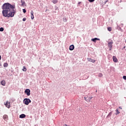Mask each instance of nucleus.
<instances>
[{
	"label": "nucleus",
	"mask_w": 126,
	"mask_h": 126,
	"mask_svg": "<svg viewBox=\"0 0 126 126\" xmlns=\"http://www.w3.org/2000/svg\"><path fill=\"white\" fill-rule=\"evenodd\" d=\"M2 13L4 17H13L15 13V6L9 3H5L2 6Z\"/></svg>",
	"instance_id": "obj_1"
},
{
	"label": "nucleus",
	"mask_w": 126,
	"mask_h": 126,
	"mask_svg": "<svg viewBox=\"0 0 126 126\" xmlns=\"http://www.w3.org/2000/svg\"><path fill=\"white\" fill-rule=\"evenodd\" d=\"M29 103H31V100L29 98H25L24 99V104L25 105H29Z\"/></svg>",
	"instance_id": "obj_2"
},
{
	"label": "nucleus",
	"mask_w": 126,
	"mask_h": 126,
	"mask_svg": "<svg viewBox=\"0 0 126 126\" xmlns=\"http://www.w3.org/2000/svg\"><path fill=\"white\" fill-rule=\"evenodd\" d=\"M113 41H112L111 42H109L108 44V46L109 47V48H110L109 50L110 51H111L112 50V48H113Z\"/></svg>",
	"instance_id": "obj_3"
},
{
	"label": "nucleus",
	"mask_w": 126,
	"mask_h": 126,
	"mask_svg": "<svg viewBox=\"0 0 126 126\" xmlns=\"http://www.w3.org/2000/svg\"><path fill=\"white\" fill-rule=\"evenodd\" d=\"M25 93L27 94L28 96H30V90L27 89L25 90Z\"/></svg>",
	"instance_id": "obj_4"
},
{
	"label": "nucleus",
	"mask_w": 126,
	"mask_h": 126,
	"mask_svg": "<svg viewBox=\"0 0 126 126\" xmlns=\"http://www.w3.org/2000/svg\"><path fill=\"white\" fill-rule=\"evenodd\" d=\"M31 19L32 20L34 19V12L32 10L31 11Z\"/></svg>",
	"instance_id": "obj_5"
},
{
	"label": "nucleus",
	"mask_w": 126,
	"mask_h": 126,
	"mask_svg": "<svg viewBox=\"0 0 126 126\" xmlns=\"http://www.w3.org/2000/svg\"><path fill=\"white\" fill-rule=\"evenodd\" d=\"M113 61L114 63H118V59H117V57H116V56L113 57Z\"/></svg>",
	"instance_id": "obj_6"
},
{
	"label": "nucleus",
	"mask_w": 126,
	"mask_h": 126,
	"mask_svg": "<svg viewBox=\"0 0 126 126\" xmlns=\"http://www.w3.org/2000/svg\"><path fill=\"white\" fill-rule=\"evenodd\" d=\"M10 103L8 102V101H6V103L5 104V105L6 106V107H7V108H10V104H9Z\"/></svg>",
	"instance_id": "obj_7"
},
{
	"label": "nucleus",
	"mask_w": 126,
	"mask_h": 126,
	"mask_svg": "<svg viewBox=\"0 0 126 126\" xmlns=\"http://www.w3.org/2000/svg\"><path fill=\"white\" fill-rule=\"evenodd\" d=\"M69 50L70 51H73L74 50V45H71L69 47Z\"/></svg>",
	"instance_id": "obj_8"
},
{
	"label": "nucleus",
	"mask_w": 126,
	"mask_h": 126,
	"mask_svg": "<svg viewBox=\"0 0 126 126\" xmlns=\"http://www.w3.org/2000/svg\"><path fill=\"white\" fill-rule=\"evenodd\" d=\"M21 2L22 3L21 6H25V4H26L25 1L23 0H21Z\"/></svg>",
	"instance_id": "obj_9"
},
{
	"label": "nucleus",
	"mask_w": 126,
	"mask_h": 126,
	"mask_svg": "<svg viewBox=\"0 0 126 126\" xmlns=\"http://www.w3.org/2000/svg\"><path fill=\"white\" fill-rule=\"evenodd\" d=\"M26 117V115L25 114H21L20 115L19 118L20 119H24V118H25Z\"/></svg>",
	"instance_id": "obj_10"
},
{
	"label": "nucleus",
	"mask_w": 126,
	"mask_h": 126,
	"mask_svg": "<svg viewBox=\"0 0 126 126\" xmlns=\"http://www.w3.org/2000/svg\"><path fill=\"white\" fill-rule=\"evenodd\" d=\"M1 85H2V86H5V81L2 80L1 82Z\"/></svg>",
	"instance_id": "obj_11"
},
{
	"label": "nucleus",
	"mask_w": 126,
	"mask_h": 126,
	"mask_svg": "<svg viewBox=\"0 0 126 126\" xmlns=\"http://www.w3.org/2000/svg\"><path fill=\"white\" fill-rule=\"evenodd\" d=\"M4 67H7L8 66V64L6 63L3 64Z\"/></svg>",
	"instance_id": "obj_12"
},
{
	"label": "nucleus",
	"mask_w": 126,
	"mask_h": 126,
	"mask_svg": "<svg viewBox=\"0 0 126 126\" xmlns=\"http://www.w3.org/2000/svg\"><path fill=\"white\" fill-rule=\"evenodd\" d=\"M7 118H8V116H7V115H4L3 116V119L4 120H6V119H7Z\"/></svg>",
	"instance_id": "obj_13"
},
{
	"label": "nucleus",
	"mask_w": 126,
	"mask_h": 126,
	"mask_svg": "<svg viewBox=\"0 0 126 126\" xmlns=\"http://www.w3.org/2000/svg\"><path fill=\"white\" fill-rule=\"evenodd\" d=\"M53 3H58V0H52Z\"/></svg>",
	"instance_id": "obj_14"
},
{
	"label": "nucleus",
	"mask_w": 126,
	"mask_h": 126,
	"mask_svg": "<svg viewBox=\"0 0 126 126\" xmlns=\"http://www.w3.org/2000/svg\"><path fill=\"white\" fill-rule=\"evenodd\" d=\"M23 71H26L27 70V69H26V67L25 66H23V68L22 69Z\"/></svg>",
	"instance_id": "obj_15"
},
{
	"label": "nucleus",
	"mask_w": 126,
	"mask_h": 126,
	"mask_svg": "<svg viewBox=\"0 0 126 126\" xmlns=\"http://www.w3.org/2000/svg\"><path fill=\"white\" fill-rule=\"evenodd\" d=\"M107 30L109 32L112 31V28L111 27H108L107 28Z\"/></svg>",
	"instance_id": "obj_16"
},
{
	"label": "nucleus",
	"mask_w": 126,
	"mask_h": 126,
	"mask_svg": "<svg viewBox=\"0 0 126 126\" xmlns=\"http://www.w3.org/2000/svg\"><path fill=\"white\" fill-rule=\"evenodd\" d=\"M98 40V38H94V39H92V41H93V42H96V40Z\"/></svg>",
	"instance_id": "obj_17"
},
{
	"label": "nucleus",
	"mask_w": 126,
	"mask_h": 126,
	"mask_svg": "<svg viewBox=\"0 0 126 126\" xmlns=\"http://www.w3.org/2000/svg\"><path fill=\"white\" fill-rule=\"evenodd\" d=\"M4 30V29L3 28H0V32H2Z\"/></svg>",
	"instance_id": "obj_18"
},
{
	"label": "nucleus",
	"mask_w": 126,
	"mask_h": 126,
	"mask_svg": "<svg viewBox=\"0 0 126 126\" xmlns=\"http://www.w3.org/2000/svg\"><path fill=\"white\" fill-rule=\"evenodd\" d=\"M98 76L99 77H102L103 76V74L100 73L99 74H98Z\"/></svg>",
	"instance_id": "obj_19"
},
{
	"label": "nucleus",
	"mask_w": 126,
	"mask_h": 126,
	"mask_svg": "<svg viewBox=\"0 0 126 126\" xmlns=\"http://www.w3.org/2000/svg\"><path fill=\"white\" fill-rule=\"evenodd\" d=\"M116 112L117 113V115H119V114H120V112H119V110L117 109L116 110Z\"/></svg>",
	"instance_id": "obj_20"
},
{
	"label": "nucleus",
	"mask_w": 126,
	"mask_h": 126,
	"mask_svg": "<svg viewBox=\"0 0 126 126\" xmlns=\"http://www.w3.org/2000/svg\"><path fill=\"white\" fill-rule=\"evenodd\" d=\"M88 61L89 62H92V59H91V58H88Z\"/></svg>",
	"instance_id": "obj_21"
},
{
	"label": "nucleus",
	"mask_w": 126,
	"mask_h": 126,
	"mask_svg": "<svg viewBox=\"0 0 126 126\" xmlns=\"http://www.w3.org/2000/svg\"><path fill=\"white\" fill-rule=\"evenodd\" d=\"M90 2H93L95 0H88Z\"/></svg>",
	"instance_id": "obj_22"
},
{
	"label": "nucleus",
	"mask_w": 126,
	"mask_h": 126,
	"mask_svg": "<svg viewBox=\"0 0 126 126\" xmlns=\"http://www.w3.org/2000/svg\"><path fill=\"white\" fill-rule=\"evenodd\" d=\"M92 63H95L96 62V60H94V59H92Z\"/></svg>",
	"instance_id": "obj_23"
},
{
	"label": "nucleus",
	"mask_w": 126,
	"mask_h": 126,
	"mask_svg": "<svg viewBox=\"0 0 126 126\" xmlns=\"http://www.w3.org/2000/svg\"><path fill=\"white\" fill-rule=\"evenodd\" d=\"M93 98V97H92H92H89V99H89V100H88V102H90V100H91V99H92Z\"/></svg>",
	"instance_id": "obj_24"
},
{
	"label": "nucleus",
	"mask_w": 126,
	"mask_h": 126,
	"mask_svg": "<svg viewBox=\"0 0 126 126\" xmlns=\"http://www.w3.org/2000/svg\"><path fill=\"white\" fill-rule=\"evenodd\" d=\"M23 12H24V13H26V9H23Z\"/></svg>",
	"instance_id": "obj_25"
},
{
	"label": "nucleus",
	"mask_w": 126,
	"mask_h": 126,
	"mask_svg": "<svg viewBox=\"0 0 126 126\" xmlns=\"http://www.w3.org/2000/svg\"><path fill=\"white\" fill-rule=\"evenodd\" d=\"M123 79H124L125 80H126V76H124L123 77Z\"/></svg>",
	"instance_id": "obj_26"
},
{
	"label": "nucleus",
	"mask_w": 126,
	"mask_h": 126,
	"mask_svg": "<svg viewBox=\"0 0 126 126\" xmlns=\"http://www.w3.org/2000/svg\"><path fill=\"white\" fill-rule=\"evenodd\" d=\"M23 21H26V18H24L23 19Z\"/></svg>",
	"instance_id": "obj_27"
},
{
	"label": "nucleus",
	"mask_w": 126,
	"mask_h": 126,
	"mask_svg": "<svg viewBox=\"0 0 126 126\" xmlns=\"http://www.w3.org/2000/svg\"><path fill=\"white\" fill-rule=\"evenodd\" d=\"M84 100H85V101H86L87 102L88 101V100H87V98L86 97H84Z\"/></svg>",
	"instance_id": "obj_28"
},
{
	"label": "nucleus",
	"mask_w": 126,
	"mask_h": 126,
	"mask_svg": "<svg viewBox=\"0 0 126 126\" xmlns=\"http://www.w3.org/2000/svg\"><path fill=\"white\" fill-rule=\"evenodd\" d=\"M66 21H67V20L65 18V20H64V22H66Z\"/></svg>",
	"instance_id": "obj_29"
},
{
	"label": "nucleus",
	"mask_w": 126,
	"mask_h": 126,
	"mask_svg": "<svg viewBox=\"0 0 126 126\" xmlns=\"http://www.w3.org/2000/svg\"><path fill=\"white\" fill-rule=\"evenodd\" d=\"M108 0H107L106 1H105V2H104L105 4H106V2H108Z\"/></svg>",
	"instance_id": "obj_30"
},
{
	"label": "nucleus",
	"mask_w": 126,
	"mask_h": 126,
	"mask_svg": "<svg viewBox=\"0 0 126 126\" xmlns=\"http://www.w3.org/2000/svg\"><path fill=\"white\" fill-rule=\"evenodd\" d=\"M1 60V56L0 55V61Z\"/></svg>",
	"instance_id": "obj_31"
},
{
	"label": "nucleus",
	"mask_w": 126,
	"mask_h": 126,
	"mask_svg": "<svg viewBox=\"0 0 126 126\" xmlns=\"http://www.w3.org/2000/svg\"><path fill=\"white\" fill-rule=\"evenodd\" d=\"M119 109H121V110H122V107H119Z\"/></svg>",
	"instance_id": "obj_32"
},
{
	"label": "nucleus",
	"mask_w": 126,
	"mask_h": 126,
	"mask_svg": "<svg viewBox=\"0 0 126 126\" xmlns=\"http://www.w3.org/2000/svg\"><path fill=\"white\" fill-rule=\"evenodd\" d=\"M64 126H67V125L66 124H65Z\"/></svg>",
	"instance_id": "obj_33"
},
{
	"label": "nucleus",
	"mask_w": 126,
	"mask_h": 126,
	"mask_svg": "<svg viewBox=\"0 0 126 126\" xmlns=\"http://www.w3.org/2000/svg\"><path fill=\"white\" fill-rule=\"evenodd\" d=\"M121 25H122V26H124V24H121Z\"/></svg>",
	"instance_id": "obj_34"
}]
</instances>
